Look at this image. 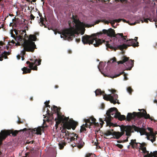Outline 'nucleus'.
Listing matches in <instances>:
<instances>
[{
    "label": "nucleus",
    "instance_id": "1",
    "mask_svg": "<svg viewBox=\"0 0 157 157\" xmlns=\"http://www.w3.org/2000/svg\"><path fill=\"white\" fill-rule=\"evenodd\" d=\"M70 28L65 29L59 32L53 31L54 34L56 35L57 33L60 34V37L63 38L65 40H71L75 37V34L81 33L83 35L85 32V27H90L91 25L82 22L74 18L73 16V18L70 19L68 21Z\"/></svg>",
    "mask_w": 157,
    "mask_h": 157
},
{
    "label": "nucleus",
    "instance_id": "2",
    "mask_svg": "<svg viewBox=\"0 0 157 157\" xmlns=\"http://www.w3.org/2000/svg\"><path fill=\"white\" fill-rule=\"evenodd\" d=\"M120 129L121 132H113V136H114L115 138L117 139L120 138L124 134L125 132H126V135L129 136L131 135V133L133 132L134 130L138 132H139L141 135H145L147 136V139L153 143L155 140V135L157 134V132L156 134H155L152 131H150L149 133H147L144 129L139 128L135 126H130L121 125L120 126Z\"/></svg>",
    "mask_w": 157,
    "mask_h": 157
},
{
    "label": "nucleus",
    "instance_id": "3",
    "mask_svg": "<svg viewBox=\"0 0 157 157\" xmlns=\"http://www.w3.org/2000/svg\"><path fill=\"white\" fill-rule=\"evenodd\" d=\"M16 41H21V46L24 48V49L21 52L20 55H18L17 56V59H20L21 56V60H23L24 59L23 56L25 54V51L27 52H33L35 48H36V46L35 43L33 41H35L36 40V37L35 35H30L29 38L28 40H25L23 38L20 36L17 37H14Z\"/></svg>",
    "mask_w": 157,
    "mask_h": 157
},
{
    "label": "nucleus",
    "instance_id": "4",
    "mask_svg": "<svg viewBox=\"0 0 157 157\" xmlns=\"http://www.w3.org/2000/svg\"><path fill=\"white\" fill-rule=\"evenodd\" d=\"M137 37H135L134 40L131 39H126L128 40L125 43H123L122 44L118 45L117 44L113 43V45H112L109 43V42L106 41L105 43L106 46L110 49L116 50V49H119L120 50H122L124 48H125L128 46H132L133 47L138 46V42L136 41Z\"/></svg>",
    "mask_w": 157,
    "mask_h": 157
},
{
    "label": "nucleus",
    "instance_id": "5",
    "mask_svg": "<svg viewBox=\"0 0 157 157\" xmlns=\"http://www.w3.org/2000/svg\"><path fill=\"white\" fill-rule=\"evenodd\" d=\"M102 34V33L100 32L92 34L91 36L88 35L83 36L82 37V41L84 44H92L95 47L98 46L105 42L104 40H101L97 38L98 36V37H99V35Z\"/></svg>",
    "mask_w": 157,
    "mask_h": 157
},
{
    "label": "nucleus",
    "instance_id": "6",
    "mask_svg": "<svg viewBox=\"0 0 157 157\" xmlns=\"http://www.w3.org/2000/svg\"><path fill=\"white\" fill-rule=\"evenodd\" d=\"M115 91V90H111V92L112 94H105L103 91H101V90L97 89L95 91V92L96 96L98 95H102L103 96V98L105 100L109 101L111 103L113 104H115L116 103L119 104V103L117 100L118 95L114 93Z\"/></svg>",
    "mask_w": 157,
    "mask_h": 157
},
{
    "label": "nucleus",
    "instance_id": "7",
    "mask_svg": "<svg viewBox=\"0 0 157 157\" xmlns=\"http://www.w3.org/2000/svg\"><path fill=\"white\" fill-rule=\"evenodd\" d=\"M106 114L107 116L105 120L106 121H111L112 118L113 117L118 118L121 121L125 119V116L121 115L120 113L117 111V109L115 107L110 108L107 111Z\"/></svg>",
    "mask_w": 157,
    "mask_h": 157
},
{
    "label": "nucleus",
    "instance_id": "8",
    "mask_svg": "<svg viewBox=\"0 0 157 157\" xmlns=\"http://www.w3.org/2000/svg\"><path fill=\"white\" fill-rule=\"evenodd\" d=\"M103 33L104 34H106L110 37H113L114 39H119V42L120 41V44H123L125 43L128 40H126V36H124L123 33H117L115 34L114 30L112 29H109L108 30L103 29Z\"/></svg>",
    "mask_w": 157,
    "mask_h": 157
},
{
    "label": "nucleus",
    "instance_id": "9",
    "mask_svg": "<svg viewBox=\"0 0 157 157\" xmlns=\"http://www.w3.org/2000/svg\"><path fill=\"white\" fill-rule=\"evenodd\" d=\"M95 121L96 119L92 117H90L88 119H85L84 121L85 124H83L81 126L80 130L81 132L86 130L85 127H89L91 124H94L95 126H98V129H100V128L102 127L104 122L103 121H101L100 123L99 124L98 123H96Z\"/></svg>",
    "mask_w": 157,
    "mask_h": 157
},
{
    "label": "nucleus",
    "instance_id": "10",
    "mask_svg": "<svg viewBox=\"0 0 157 157\" xmlns=\"http://www.w3.org/2000/svg\"><path fill=\"white\" fill-rule=\"evenodd\" d=\"M142 110V112L136 113L134 112L133 113H128L127 116V120L129 121L131 119L134 118L136 116L140 117L141 116L144 117L145 118H148L150 117V115L148 114H147L146 111L144 109L140 110L138 109V110Z\"/></svg>",
    "mask_w": 157,
    "mask_h": 157
},
{
    "label": "nucleus",
    "instance_id": "11",
    "mask_svg": "<svg viewBox=\"0 0 157 157\" xmlns=\"http://www.w3.org/2000/svg\"><path fill=\"white\" fill-rule=\"evenodd\" d=\"M133 60H128V58L124 57L122 60L117 62L118 64L120 63L124 64V66L127 68V69L130 70L133 66Z\"/></svg>",
    "mask_w": 157,
    "mask_h": 157
},
{
    "label": "nucleus",
    "instance_id": "12",
    "mask_svg": "<svg viewBox=\"0 0 157 157\" xmlns=\"http://www.w3.org/2000/svg\"><path fill=\"white\" fill-rule=\"evenodd\" d=\"M52 110H54L56 113V114L57 116V117L56 118L55 120H57L58 121H56V124H59L63 119V116H62L59 113V109L55 106H54L53 108H51Z\"/></svg>",
    "mask_w": 157,
    "mask_h": 157
},
{
    "label": "nucleus",
    "instance_id": "13",
    "mask_svg": "<svg viewBox=\"0 0 157 157\" xmlns=\"http://www.w3.org/2000/svg\"><path fill=\"white\" fill-rule=\"evenodd\" d=\"M68 118L66 119V121L64 123L63 125L65 128L70 129L72 127L75 126L76 123L73 120H68Z\"/></svg>",
    "mask_w": 157,
    "mask_h": 157
},
{
    "label": "nucleus",
    "instance_id": "14",
    "mask_svg": "<svg viewBox=\"0 0 157 157\" xmlns=\"http://www.w3.org/2000/svg\"><path fill=\"white\" fill-rule=\"evenodd\" d=\"M138 144H140L139 147H140V149L144 153L146 154H149V151L146 150V147L144 146L145 145V143H134V144H133L132 146L133 148H136L138 147Z\"/></svg>",
    "mask_w": 157,
    "mask_h": 157
},
{
    "label": "nucleus",
    "instance_id": "15",
    "mask_svg": "<svg viewBox=\"0 0 157 157\" xmlns=\"http://www.w3.org/2000/svg\"><path fill=\"white\" fill-rule=\"evenodd\" d=\"M78 138L77 136V137L76 136H74L73 135L71 136V137H70L68 139V142H70L72 141L75 140V139H76L77 140V142L78 144V147L79 148L82 147L84 144V143L81 141L80 138Z\"/></svg>",
    "mask_w": 157,
    "mask_h": 157
},
{
    "label": "nucleus",
    "instance_id": "16",
    "mask_svg": "<svg viewBox=\"0 0 157 157\" xmlns=\"http://www.w3.org/2000/svg\"><path fill=\"white\" fill-rule=\"evenodd\" d=\"M41 60V59H39L38 61L37 59H36L35 60V62L34 63H32L30 64L29 65V67L31 69L37 70V66H38L40 64Z\"/></svg>",
    "mask_w": 157,
    "mask_h": 157
},
{
    "label": "nucleus",
    "instance_id": "17",
    "mask_svg": "<svg viewBox=\"0 0 157 157\" xmlns=\"http://www.w3.org/2000/svg\"><path fill=\"white\" fill-rule=\"evenodd\" d=\"M11 36L13 37L14 40H15L16 41V40L15 39H14V37H18V36H20L21 37V38H23L25 40H29V39H28V40H27L26 39H25V38L24 37H23V36H16L15 35H11ZM17 41V43H16L15 42V41L14 40H10L9 41V43H11V44H15V45H21V41H19L18 42H17V41Z\"/></svg>",
    "mask_w": 157,
    "mask_h": 157
},
{
    "label": "nucleus",
    "instance_id": "18",
    "mask_svg": "<svg viewBox=\"0 0 157 157\" xmlns=\"http://www.w3.org/2000/svg\"><path fill=\"white\" fill-rule=\"evenodd\" d=\"M41 128L38 127L37 128H34V129H33L31 131L33 133H35L38 135H41Z\"/></svg>",
    "mask_w": 157,
    "mask_h": 157
},
{
    "label": "nucleus",
    "instance_id": "19",
    "mask_svg": "<svg viewBox=\"0 0 157 157\" xmlns=\"http://www.w3.org/2000/svg\"><path fill=\"white\" fill-rule=\"evenodd\" d=\"M38 15L39 16L40 18H39L38 17V16L37 17V18H38V21L39 22V25L41 26H43L44 25V27H46V25L44 24V18L41 17L39 14H38Z\"/></svg>",
    "mask_w": 157,
    "mask_h": 157
},
{
    "label": "nucleus",
    "instance_id": "20",
    "mask_svg": "<svg viewBox=\"0 0 157 157\" xmlns=\"http://www.w3.org/2000/svg\"><path fill=\"white\" fill-rule=\"evenodd\" d=\"M63 133H65V136L66 137V138H67V140H68L70 137H71V136L73 135L74 136H76L77 137V136L76 134L74 133H70L68 131H65V132H63Z\"/></svg>",
    "mask_w": 157,
    "mask_h": 157
},
{
    "label": "nucleus",
    "instance_id": "21",
    "mask_svg": "<svg viewBox=\"0 0 157 157\" xmlns=\"http://www.w3.org/2000/svg\"><path fill=\"white\" fill-rule=\"evenodd\" d=\"M21 70L23 71V74H26L30 73L31 69H29L27 67H24L21 69Z\"/></svg>",
    "mask_w": 157,
    "mask_h": 157
},
{
    "label": "nucleus",
    "instance_id": "22",
    "mask_svg": "<svg viewBox=\"0 0 157 157\" xmlns=\"http://www.w3.org/2000/svg\"><path fill=\"white\" fill-rule=\"evenodd\" d=\"M113 130H108L106 131L104 134V136H109L112 135L113 136Z\"/></svg>",
    "mask_w": 157,
    "mask_h": 157
},
{
    "label": "nucleus",
    "instance_id": "23",
    "mask_svg": "<svg viewBox=\"0 0 157 157\" xmlns=\"http://www.w3.org/2000/svg\"><path fill=\"white\" fill-rule=\"evenodd\" d=\"M148 19H147V18H144L143 19H141L140 21H138L137 22H135L133 23H131L130 24V25H135L136 24V23H140V21H141V22L142 23H143L144 22H145L146 23H147L148 22Z\"/></svg>",
    "mask_w": 157,
    "mask_h": 157
},
{
    "label": "nucleus",
    "instance_id": "24",
    "mask_svg": "<svg viewBox=\"0 0 157 157\" xmlns=\"http://www.w3.org/2000/svg\"><path fill=\"white\" fill-rule=\"evenodd\" d=\"M105 64V63L102 62L99 63V66H98V68L100 71H101V70L102 69V68L104 67Z\"/></svg>",
    "mask_w": 157,
    "mask_h": 157
},
{
    "label": "nucleus",
    "instance_id": "25",
    "mask_svg": "<svg viewBox=\"0 0 157 157\" xmlns=\"http://www.w3.org/2000/svg\"><path fill=\"white\" fill-rule=\"evenodd\" d=\"M65 145V144L64 142H60L59 143V148L60 149L63 148Z\"/></svg>",
    "mask_w": 157,
    "mask_h": 157
},
{
    "label": "nucleus",
    "instance_id": "26",
    "mask_svg": "<svg viewBox=\"0 0 157 157\" xmlns=\"http://www.w3.org/2000/svg\"><path fill=\"white\" fill-rule=\"evenodd\" d=\"M124 73V72L123 71L121 72H120L119 74H115L114 75H111L110 76V77L111 78H114L117 77V76H119L121 75L123 73Z\"/></svg>",
    "mask_w": 157,
    "mask_h": 157
},
{
    "label": "nucleus",
    "instance_id": "27",
    "mask_svg": "<svg viewBox=\"0 0 157 157\" xmlns=\"http://www.w3.org/2000/svg\"><path fill=\"white\" fill-rule=\"evenodd\" d=\"M152 156L150 157V156H147L146 155V157L145 156L144 157H157V151H155L152 154Z\"/></svg>",
    "mask_w": 157,
    "mask_h": 157
},
{
    "label": "nucleus",
    "instance_id": "28",
    "mask_svg": "<svg viewBox=\"0 0 157 157\" xmlns=\"http://www.w3.org/2000/svg\"><path fill=\"white\" fill-rule=\"evenodd\" d=\"M116 61V59L113 58L108 61V63H112Z\"/></svg>",
    "mask_w": 157,
    "mask_h": 157
},
{
    "label": "nucleus",
    "instance_id": "29",
    "mask_svg": "<svg viewBox=\"0 0 157 157\" xmlns=\"http://www.w3.org/2000/svg\"><path fill=\"white\" fill-rule=\"evenodd\" d=\"M127 91L129 93H131L132 91V90L130 87H128L127 89Z\"/></svg>",
    "mask_w": 157,
    "mask_h": 157
},
{
    "label": "nucleus",
    "instance_id": "30",
    "mask_svg": "<svg viewBox=\"0 0 157 157\" xmlns=\"http://www.w3.org/2000/svg\"><path fill=\"white\" fill-rule=\"evenodd\" d=\"M136 143V140H131L130 143V144L132 146L133 144H134Z\"/></svg>",
    "mask_w": 157,
    "mask_h": 157
},
{
    "label": "nucleus",
    "instance_id": "31",
    "mask_svg": "<svg viewBox=\"0 0 157 157\" xmlns=\"http://www.w3.org/2000/svg\"><path fill=\"white\" fill-rule=\"evenodd\" d=\"M116 145L117 147H119V148H121L123 147V145L121 144H116Z\"/></svg>",
    "mask_w": 157,
    "mask_h": 157
},
{
    "label": "nucleus",
    "instance_id": "32",
    "mask_svg": "<svg viewBox=\"0 0 157 157\" xmlns=\"http://www.w3.org/2000/svg\"><path fill=\"white\" fill-rule=\"evenodd\" d=\"M18 132L17 131H15L14 132L12 133V135L14 136H15L16 134Z\"/></svg>",
    "mask_w": 157,
    "mask_h": 157
},
{
    "label": "nucleus",
    "instance_id": "33",
    "mask_svg": "<svg viewBox=\"0 0 157 157\" xmlns=\"http://www.w3.org/2000/svg\"><path fill=\"white\" fill-rule=\"evenodd\" d=\"M44 104L46 107H50V105L48 104V103H47V101H45L44 102Z\"/></svg>",
    "mask_w": 157,
    "mask_h": 157
},
{
    "label": "nucleus",
    "instance_id": "34",
    "mask_svg": "<svg viewBox=\"0 0 157 157\" xmlns=\"http://www.w3.org/2000/svg\"><path fill=\"white\" fill-rule=\"evenodd\" d=\"M34 17H34L33 14H31L30 15V18L31 20L34 19Z\"/></svg>",
    "mask_w": 157,
    "mask_h": 157
},
{
    "label": "nucleus",
    "instance_id": "35",
    "mask_svg": "<svg viewBox=\"0 0 157 157\" xmlns=\"http://www.w3.org/2000/svg\"><path fill=\"white\" fill-rule=\"evenodd\" d=\"M124 78L125 80H126L127 79V77L125 74H124Z\"/></svg>",
    "mask_w": 157,
    "mask_h": 157
},
{
    "label": "nucleus",
    "instance_id": "36",
    "mask_svg": "<svg viewBox=\"0 0 157 157\" xmlns=\"http://www.w3.org/2000/svg\"><path fill=\"white\" fill-rule=\"evenodd\" d=\"M91 155V154L89 153L88 154H87L86 155V157H90V156Z\"/></svg>",
    "mask_w": 157,
    "mask_h": 157
},
{
    "label": "nucleus",
    "instance_id": "37",
    "mask_svg": "<svg viewBox=\"0 0 157 157\" xmlns=\"http://www.w3.org/2000/svg\"><path fill=\"white\" fill-rule=\"evenodd\" d=\"M128 141V138H127L126 140H123L122 141L123 142H125Z\"/></svg>",
    "mask_w": 157,
    "mask_h": 157
},
{
    "label": "nucleus",
    "instance_id": "38",
    "mask_svg": "<svg viewBox=\"0 0 157 157\" xmlns=\"http://www.w3.org/2000/svg\"><path fill=\"white\" fill-rule=\"evenodd\" d=\"M6 52H5V51H4V52H2V54H3L4 55H5V54H6Z\"/></svg>",
    "mask_w": 157,
    "mask_h": 157
},
{
    "label": "nucleus",
    "instance_id": "39",
    "mask_svg": "<svg viewBox=\"0 0 157 157\" xmlns=\"http://www.w3.org/2000/svg\"><path fill=\"white\" fill-rule=\"evenodd\" d=\"M121 19H118V20H116V21L117 22H119L121 21Z\"/></svg>",
    "mask_w": 157,
    "mask_h": 157
},
{
    "label": "nucleus",
    "instance_id": "40",
    "mask_svg": "<svg viewBox=\"0 0 157 157\" xmlns=\"http://www.w3.org/2000/svg\"><path fill=\"white\" fill-rule=\"evenodd\" d=\"M26 63H27V64H30V63H30V62H29V61H27V62H26ZM29 65H30V64H29Z\"/></svg>",
    "mask_w": 157,
    "mask_h": 157
},
{
    "label": "nucleus",
    "instance_id": "41",
    "mask_svg": "<svg viewBox=\"0 0 157 157\" xmlns=\"http://www.w3.org/2000/svg\"><path fill=\"white\" fill-rule=\"evenodd\" d=\"M154 102L155 103H157V101L156 100H154Z\"/></svg>",
    "mask_w": 157,
    "mask_h": 157
},
{
    "label": "nucleus",
    "instance_id": "42",
    "mask_svg": "<svg viewBox=\"0 0 157 157\" xmlns=\"http://www.w3.org/2000/svg\"><path fill=\"white\" fill-rule=\"evenodd\" d=\"M47 113L48 114H49V111H48V108H47Z\"/></svg>",
    "mask_w": 157,
    "mask_h": 157
},
{
    "label": "nucleus",
    "instance_id": "43",
    "mask_svg": "<svg viewBox=\"0 0 157 157\" xmlns=\"http://www.w3.org/2000/svg\"><path fill=\"white\" fill-rule=\"evenodd\" d=\"M2 43L1 41H0V44L2 45Z\"/></svg>",
    "mask_w": 157,
    "mask_h": 157
},
{
    "label": "nucleus",
    "instance_id": "44",
    "mask_svg": "<svg viewBox=\"0 0 157 157\" xmlns=\"http://www.w3.org/2000/svg\"><path fill=\"white\" fill-rule=\"evenodd\" d=\"M2 58H1V57H0V61H2Z\"/></svg>",
    "mask_w": 157,
    "mask_h": 157
},
{
    "label": "nucleus",
    "instance_id": "45",
    "mask_svg": "<svg viewBox=\"0 0 157 157\" xmlns=\"http://www.w3.org/2000/svg\"><path fill=\"white\" fill-rule=\"evenodd\" d=\"M130 145H128V146H127V148H129V147H130Z\"/></svg>",
    "mask_w": 157,
    "mask_h": 157
},
{
    "label": "nucleus",
    "instance_id": "46",
    "mask_svg": "<svg viewBox=\"0 0 157 157\" xmlns=\"http://www.w3.org/2000/svg\"><path fill=\"white\" fill-rule=\"evenodd\" d=\"M114 22V21H113V22H111V23L112 24H113Z\"/></svg>",
    "mask_w": 157,
    "mask_h": 157
},
{
    "label": "nucleus",
    "instance_id": "47",
    "mask_svg": "<svg viewBox=\"0 0 157 157\" xmlns=\"http://www.w3.org/2000/svg\"><path fill=\"white\" fill-rule=\"evenodd\" d=\"M36 0H32V1L33 2H35L36 1Z\"/></svg>",
    "mask_w": 157,
    "mask_h": 157
},
{
    "label": "nucleus",
    "instance_id": "48",
    "mask_svg": "<svg viewBox=\"0 0 157 157\" xmlns=\"http://www.w3.org/2000/svg\"><path fill=\"white\" fill-rule=\"evenodd\" d=\"M105 23H108V22L107 21H105Z\"/></svg>",
    "mask_w": 157,
    "mask_h": 157
},
{
    "label": "nucleus",
    "instance_id": "49",
    "mask_svg": "<svg viewBox=\"0 0 157 157\" xmlns=\"http://www.w3.org/2000/svg\"><path fill=\"white\" fill-rule=\"evenodd\" d=\"M26 35V33H25V35Z\"/></svg>",
    "mask_w": 157,
    "mask_h": 157
},
{
    "label": "nucleus",
    "instance_id": "50",
    "mask_svg": "<svg viewBox=\"0 0 157 157\" xmlns=\"http://www.w3.org/2000/svg\"><path fill=\"white\" fill-rule=\"evenodd\" d=\"M41 1H43V0H41Z\"/></svg>",
    "mask_w": 157,
    "mask_h": 157
}]
</instances>
